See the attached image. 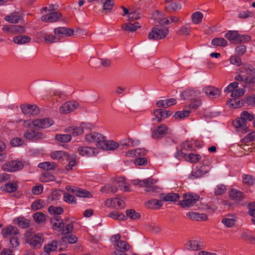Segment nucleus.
<instances>
[{
    "label": "nucleus",
    "mask_w": 255,
    "mask_h": 255,
    "mask_svg": "<svg viewBox=\"0 0 255 255\" xmlns=\"http://www.w3.org/2000/svg\"><path fill=\"white\" fill-rule=\"evenodd\" d=\"M255 140V132H252L246 136L242 140L243 143H247Z\"/></svg>",
    "instance_id": "obj_64"
},
{
    "label": "nucleus",
    "mask_w": 255,
    "mask_h": 255,
    "mask_svg": "<svg viewBox=\"0 0 255 255\" xmlns=\"http://www.w3.org/2000/svg\"><path fill=\"white\" fill-rule=\"evenodd\" d=\"M33 127L36 129L47 128L53 124V121L49 119H36L32 121Z\"/></svg>",
    "instance_id": "obj_11"
},
{
    "label": "nucleus",
    "mask_w": 255,
    "mask_h": 255,
    "mask_svg": "<svg viewBox=\"0 0 255 255\" xmlns=\"http://www.w3.org/2000/svg\"><path fill=\"white\" fill-rule=\"evenodd\" d=\"M203 91L210 98H216L220 94V91L218 88L211 86L204 87Z\"/></svg>",
    "instance_id": "obj_17"
},
{
    "label": "nucleus",
    "mask_w": 255,
    "mask_h": 255,
    "mask_svg": "<svg viewBox=\"0 0 255 255\" xmlns=\"http://www.w3.org/2000/svg\"><path fill=\"white\" fill-rule=\"evenodd\" d=\"M119 147V144L113 140H107L105 138V142L102 144L101 149L107 150H114Z\"/></svg>",
    "instance_id": "obj_23"
},
{
    "label": "nucleus",
    "mask_w": 255,
    "mask_h": 255,
    "mask_svg": "<svg viewBox=\"0 0 255 255\" xmlns=\"http://www.w3.org/2000/svg\"><path fill=\"white\" fill-rule=\"evenodd\" d=\"M114 6V2L111 0H106L103 3V11L110 12Z\"/></svg>",
    "instance_id": "obj_61"
},
{
    "label": "nucleus",
    "mask_w": 255,
    "mask_h": 255,
    "mask_svg": "<svg viewBox=\"0 0 255 255\" xmlns=\"http://www.w3.org/2000/svg\"><path fill=\"white\" fill-rule=\"evenodd\" d=\"M20 18L21 17L19 15L12 14L9 15L5 16L4 19L9 23H16L18 22Z\"/></svg>",
    "instance_id": "obj_49"
},
{
    "label": "nucleus",
    "mask_w": 255,
    "mask_h": 255,
    "mask_svg": "<svg viewBox=\"0 0 255 255\" xmlns=\"http://www.w3.org/2000/svg\"><path fill=\"white\" fill-rule=\"evenodd\" d=\"M41 36L43 37L44 41L48 43H53L58 42L59 40L57 36L54 34H48L47 33H43Z\"/></svg>",
    "instance_id": "obj_31"
},
{
    "label": "nucleus",
    "mask_w": 255,
    "mask_h": 255,
    "mask_svg": "<svg viewBox=\"0 0 255 255\" xmlns=\"http://www.w3.org/2000/svg\"><path fill=\"white\" fill-rule=\"evenodd\" d=\"M162 206V202L156 199L150 200L146 203V206L149 209H159Z\"/></svg>",
    "instance_id": "obj_34"
},
{
    "label": "nucleus",
    "mask_w": 255,
    "mask_h": 255,
    "mask_svg": "<svg viewBox=\"0 0 255 255\" xmlns=\"http://www.w3.org/2000/svg\"><path fill=\"white\" fill-rule=\"evenodd\" d=\"M78 151L82 156H92L98 153L95 148L89 146H80L78 148Z\"/></svg>",
    "instance_id": "obj_16"
},
{
    "label": "nucleus",
    "mask_w": 255,
    "mask_h": 255,
    "mask_svg": "<svg viewBox=\"0 0 255 255\" xmlns=\"http://www.w3.org/2000/svg\"><path fill=\"white\" fill-rule=\"evenodd\" d=\"M108 216L110 218H113L116 220H124L125 218V216L117 211H113L109 214Z\"/></svg>",
    "instance_id": "obj_56"
},
{
    "label": "nucleus",
    "mask_w": 255,
    "mask_h": 255,
    "mask_svg": "<svg viewBox=\"0 0 255 255\" xmlns=\"http://www.w3.org/2000/svg\"><path fill=\"white\" fill-rule=\"evenodd\" d=\"M166 110L164 109H159L154 111L153 114L155 118H153L152 121L156 120L158 123H160L162 120L167 118V116H165Z\"/></svg>",
    "instance_id": "obj_28"
},
{
    "label": "nucleus",
    "mask_w": 255,
    "mask_h": 255,
    "mask_svg": "<svg viewBox=\"0 0 255 255\" xmlns=\"http://www.w3.org/2000/svg\"><path fill=\"white\" fill-rule=\"evenodd\" d=\"M78 106V103L76 101H68L60 107L59 112L61 114H67L76 110Z\"/></svg>",
    "instance_id": "obj_9"
},
{
    "label": "nucleus",
    "mask_w": 255,
    "mask_h": 255,
    "mask_svg": "<svg viewBox=\"0 0 255 255\" xmlns=\"http://www.w3.org/2000/svg\"><path fill=\"white\" fill-rule=\"evenodd\" d=\"M56 166L57 165L55 163L49 161L40 163L38 165V167L46 170L54 169Z\"/></svg>",
    "instance_id": "obj_39"
},
{
    "label": "nucleus",
    "mask_w": 255,
    "mask_h": 255,
    "mask_svg": "<svg viewBox=\"0 0 255 255\" xmlns=\"http://www.w3.org/2000/svg\"><path fill=\"white\" fill-rule=\"evenodd\" d=\"M23 167V163L16 160L7 162L2 165V169L5 171L8 172H15L22 169Z\"/></svg>",
    "instance_id": "obj_6"
},
{
    "label": "nucleus",
    "mask_w": 255,
    "mask_h": 255,
    "mask_svg": "<svg viewBox=\"0 0 255 255\" xmlns=\"http://www.w3.org/2000/svg\"><path fill=\"white\" fill-rule=\"evenodd\" d=\"M244 104V101H241L240 98H233L227 101L226 104L231 108L237 109L242 107Z\"/></svg>",
    "instance_id": "obj_22"
},
{
    "label": "nucleus",
    "mask_w": 255,
    "mask_h": 255,
    "mask_svg": "<svg viewBox=\"0 0 255 255\" xmlns=\"http://www.w3.org/2000/svg\"><path fill=\"white\" fill-rule=\"evenodd\" d=\"M239 36V34L237 31H229L225 36L232 43L238 44Z\"/></svg>",
    "instance_id": "obj_30"
},
{
    "label": "nucleus",
    "mask_w": 255,
    "mask_h": 255,
    "mask_svg": "<svg viewBox=\"0 0 255 255\" xmlns=\"http://www.w3.org/2000/svg\"><path fill=\"white\" fill-rule=\"evenodd\" d=\"M24 137L29 141H36L44 139L45 136L41 132L33 129H29L24 134Z\"/></svg>",
    "instance_id": "obj_8"
},
{
    "label": "nucleus",
    "mask_w": 255,
    "mask_h": 255,
    "mask_svg": "<svg viewBox=\"0 0 255 255\" xmlns=\"http://www.w3.org/2000/svg\"><path fill=\"white\" fill-rule=\"evenodd\" d=\"M180 198V196L178 193H169L165 195L162 200L165 202H176Z\"/></svg>",
    "instance_id": "obj_35"
},
{
    "label": "nucleus",
    "mask_w": 255,
    "mask_h": 255,
    "mask_svg": "<svg viewBox=\"0 0 255 255\" xmlns=\"http://www.w3.org/2000/svg\"><path fill=\"white\" fill-rule=\"evenodd\" d=\"M186 215L190 219L197 221H204L207 220V216L205 214H199L195 212H189L187 213Z\"/></svg>",
    "instance_id": "obj_20"
},
{
    "label": "nucleus",
    "mask_w": 255,
    "mask_h": 255,
    "mask_svg": "<svg viewBox=\"0 0 255 255\" xmlns=\"http://www.w3.org/2000/svg\"><path fill=\"white\" fill-rule=\"evenodd\" d=\"M85 140L87 142L95 145L98 148L102 147L104 142H105V137L98 132H93L85 135Z\"/></svg>",
    "instance_id": "obj_3"
},
{
    "label": "nucleus",
    "mask_w": 255,
    "mask_h": 255,
    "mask_svg": "<svg viewBox=\"0 0 255 255\" xmlns=\"http://www.w3.org/2000/svg\"><path fill=\"white\" fill-rule=\"evenodd\" d=\"M205 246L203 242L200 240H191L188 241L185 245V248L189 251H199L204 249Z\"/></svg>",
    "instance_id": "obj_10"
},
{
    "label": "nucleus",
    "mask_w": 255,
    "mask_h": 255,
    "mask_svg": "<svg viewBox=\"0 0 255 255\" xmlns=\"http://www.w3.org/2000/svg\"><path fill=\"white\" fill-rule=\"evenodd\" d=\"M143 182H144L142 184V187H144L145 190L147 192H155V186H154V184L156 183V180L153 179L148 178L147 179L143 180Z\"/></svg>",
    "instance_id": "obj_19"
},
{
    "label": "nucleus",
    "mask_w": 255,
    "mask_h": 255,
    "mask_svg": "<svg viewBox=\"0 0 255 255\" xmlns=\"http://www.w3.org/2000/svg\"><path fill=\"white\" fill-rule=\"evenodd\" d=\"M201 92L194 89H187L181 94V97L183 100H194L199 97Z\"/></svg>",
    "instance_id": "obj_13"
},
{
    "label": "nucleus",
    "mask_w": 255,
    "mask_h": 255,
    "mask_svg": "<svg viewBox=\"0 0 255 255\" xmlns=\"http://www.w3.org/2000/svg\"><path fill=\"white\" fill-rule=\"evenodd\" d=\"M25 29L22 26L17 25H11V33L12 34L22 33H24Z\"/></svg>",
    "instance_id": "obj_58"
},
{
    "label": "nucleus",
    "mask_w": 255,
    "mask_h": 255,
    "mask_svg": "<svg viewBox=\"0 0 255 255\" xmlns=\"http://www.w3.org/2000/svg\"><path fill=\"white\" fill-rule=\"evenodd\" d=\"M243 182L249 185L252 186L255 184V178L253 176L249 174H244L243 175Z\"/></svg>",
    "instance_id": "obj_46"
},
{
    "label": "nucleus",
    "mask_w": 255,
    "mask_h": 255,
    "mask_svg": "<svg viewBox=\"0 0 255 255\" xmlns=\"http://www.w3.org/2000/svg\"><path fill=\"white\" fill-rule=\"evenodd\" d=\"M242 72H245L248 75L255 74V69L251 65H246L242 68Z\"/></svg>",
    "instance_id": "obj_60"
},
{
    "label": "nucleus",
    "mask_w": 255,
    "mask_h": 255,
    "mask_svg": "<svg viewBox=\"0 0 255 255\" xmlns=\"http://www.w3.org/2000/svg\"><path fill=\"white\" fill-rule=\"evenodd\" d=\"M116 183L119 184L118 186L121 190H123L125 191H129V185L126 183L124 178H118L116 180Z\"/></svg>",
    "instance_id": "obj_42"
},
{
    "label": "nucleus",
    "mask_w": 255,
    "mask_h": 255,
    "mask_svg": "<svg viewBox=\"0 0 255 255\" xmlns=\"http://www.w3.org/2000/svg\"><path fill=\"white\" fill-rule=\"evenodd\" d=\"M18 185L16 183L8 182L1 187L2 191L7 193L14 192L17 190Z\"/></svg>",
    "instance_id": "obj_29"
},
{
    "label": "nucleus",
    "mask_w": 255,
    "mask_h": 255,
    "mask_svg": "<svg viewBox=\"0 0 255 255\" xmlns=\"http://www.w3.org/2000/svg\"><path fill=\"white\" fill-rule=\"evenodd\" d=\"M126 214L131 219L136 220L140 218L139 213L135 212L133 209H128L126 211Z\"/></svg>",
    "instance_id": "obj_54"
},
{
    "label": "nucleus",
    "mask_w": 255,
    "mask_h": 255,
    "mask_svg": "<svg viewBox=\"0 0 255 255\" xmlns=\"http://www.w3.org/2000/svg\"><path fill=\"white\" fill-rule=\"evenodd\" d=\"M230 197L237 201H241L245 198V195L240 191L232 189L229 193Z\"/></svg>",
    "instance_id": "obj_24"
},
{
    "label": "nucleus",
    "mask_w": 255,
    "mask_h": 255,
    "mask_svg": "<svg viewBox=\"0 0 255 255\" xmlns=\"http://www.w3.org/2000/svg\"><path fill=\"white\" fill-rule=\"evenodd\" d=\"M169 32L168 28L159 25H155L153 27L151 31L148 35V38L150 40H157L163 39L166 37Z\"/></svg>",
    "instance_id": "obj_2"
},
{
    "label": "nucleus",
    "mask_w": 255,
    "mask_h": 255,
    "mask_svg": "<svg viewBox=\"0 0 255 255\" xmlns=\"http://www.w3.org/2000/svg\"><path fill=\"white\" fill-rule=\"evenodd\" d=\"M26 237V241L28 242L30 245L36 249L40 248L43 242L44 236L41 233L34 234L31 237L29 235V233L27 232L25 234Z\"/></svg>",
    "instance_id": "obj_4"
},
{
    "label": "nucleus",
    "mask_w": 255,
    "mask_h": 255,
    "mask_svg": "<svg viewBox=\"0 0 255 255\" xmlns=\"http://www.w3.org/2000/svg\"><path fill=\"white\" fill-rule=\"evenodd\" d=\"M44 204L45 203L43 201L40 199H38L32 203L31 208L34 210H37L41 209L43 207H44Z\"/></svg>",
    "instance_id": "obj_55"
},
{
    "label": "nucleus",
    "mask_w": 255,
    "mask_h": 255,
    "mask_svg": "<svg viewBox=\"0 0 255 255\" xmlns=\"http://www.w3.org/2000/svg\"><path fill=\"white\" fill-rule=\"evenodd\" d=\"M64 221L60 217L56 216L51 218L50 223L52 225L54 230H58L60 231L62 225H63Z\"/></svg>",
    "instance_id": "obj_21"
},
{
    "label": "nucleus",
    "mask_w": 255,
    "mask_h": 255,
    "mask_svg": "<svg viewBox=\"0 0 255 255\" xmlns=\"http://www.w3.org/2000/svg\"><path fill=\"white\" fill-rule=\"evenodd\" d=\"M76 196L82 198H91L92 197V195L91 193L85 190L82 188H78L77 191L76 192Z\"/></svg>",
    "instance_id": "obj_44"
},
{
    "label": "nucleus",
    "mask_w": 255,
    "mask_h": 255,
    "mask_svg": "<svg viewBox=\"0 0 255 255\" xmlns=\"http://www.w3.org/2000/svg\"><path fill=\"white\" fill-rule=\"evenodd\" d=\"M62 17L59 11H53L46 15L42 16L41 20L45 22H53L58 21Z\"/></svg>",
    "instance_id": "obj_14"
},
{
    "label": "nucleus",
    "mask_w": 255,
    "mask_h": 255,
    "mask_svg": "<svg viewBox=\"0 0 255 255\" xmlns=\"http://www.w3.org/2000/svg\"><path fill=\"white\" fill-rule=\"evenodd\" d=\"M48 212L50 214L59 215L63 213V209L61 207H56L53 205L48 208Z\"/></svg>",
    "instance_id": "obj_45"
},
{
    "label": "nucleus",
    "mask_w": 255,
    "mask_h": 255,
    "mask_svg": "<svg viewBox=\"0 0 255 255\" xmlns=\"http://www.w3.org/2000/svg\"><path fill=\"white\" fill-rule=\"evenodd\" d=\"M227 43V41L223 38H215L211 41V44L215 46H226Z\"/></svg>",
    "instance_id": "obj_43"
},
{
    "label": "nucleus",
    "mask_w": 255,
    "mask_h": 255,
    "mask_svg": "<svg viewBox=\"0 0 255 255\" xmlns=\"http://www.w3.org/2000/svg\"><path fill=\"white\" fill-rule=\"evenodd\" d=\"M41 179L42 181L46 182L50 181H54L55 180V177L49 172L45 171L43 173Z\"/></svg>",
    "instance_id": "obj_59"
},
{
    "label": "nucleus",
    "mask_w": 255,
    "mask_h": 255,
    "mask_svg": "<svg viewBox=\"0 0 255 255\" xmlns=\"http://www.w3.org/2000/svg\"><path fill=\"white\" fill-rule=\"evenodd\" d=\"M54 33L57 36L59 41L64 37H70L74 35V31L73 29L65 27H59L54 29Z\"/></svg>",
    "instance_id": "obj_7"
},
{
    "label": "nucleus",
    "mask_w": 255,
    "mask_h": 255,
    "mask_svg": "<svg viewBox=\"0 0 255 255\" xmlns=\"http://www.w3.org/2000/svg\"><path fill=\"white\" fill-rule=\"evenodd\" d=\"M140 27L138 22L131 23L130 22L125 23L121 25V28L126 31L133 32Z\"/></svg>",
    "instance_id": "obj_25"
},
{
    "label": "nucleus",
    "mask_w": 255,
    "mask_h": 255,
    "mask_svg": "<svg viewBox=\"0 0 255 255\" xmlns=\"http://www.w3.org/2000/svg\"><path fill=\"white\" fill-rule=\"evenodd\" d=\"M63 200L69 204H76L77 203L75 197L67 192L63 193Z\"/></svg>",
    "instance_id": "obj_47"
},
{
    "label": "nucleus",
    "mask_w": 255,
    "mask_h": 255,
    "mask_svg": "<svg viewBox=\"0 0 255 255\" xmlns=\"http://www.w3.org/2000/svg\"><path fill=\"white\" fill-rule=\"evenodd\" d=\"M167 127L164 124L161 125L152 130L151 137L155 139L161 138L167 133Z\"/></svg>",
    "instance_id": "obj_12"
},
{
    "label": "nucleus",
    "mask_w": 255,
    "mask_h": 255,
    "mask_svg": "<svg viewBox=\"0 0 255 255\" xmlns=\"http://www.w3.org/2000/svg\"><path fill=\"white\" fill-rule=\"evenodd\" d=\"M17 224L21 228L26 229L30 226V220L23 217H18L16 219Z\"/></svg>",
    "instance_id": "obj_41"
},
{
    "label": "nucleus",
    "mask_w": 255,
    "mask_h": 255,
    "mask_svg": "<svg viewBox=\"0 0 255 255\" xmlns=\"http://www.w3.org/2000/svg\"><path fill=\"white\" fill-rule=\"evenodd\" d=\"M114 247L116 251L122 252H126L130 249L129 245L126 242L121 241L117 243H114Z\"/></svg>",
    "instance_id": "obj_26"
},
{
    "label": "nucleus",
    "mask_w": 255,
    "mask_h": 255,
    "mask_svg": "<svg viewBox=\"0 0 255 255\" xmlns=\"http://www.w3.org/2000/svg\"><path fill=\"white\" fill-rule=\"evenodd\" d=\"M199 196L195 194H185L183 199L179 202V205L183 207L193 206L198 201Z\"/></svg>",
    "instance_id": "obj_5"
},
{
    "label": "nucleus",
    "mask_w": 255,
    "mask_h": 255,
    "mask_svg": "<svg viewBox=\"0 0 255 255\" xmlns=\"http://www.w3.org/2000/svg\"><path fill=\"white\" fill-rule=\"evenodd\" d=\"M68 219H65L63 225H62L60 232L63 235H66L73 232L74 226L72 222H69Z\"/></svg>",
    "instance_id": "obj_18"
},
{
    "label": "nucleus",
    "mask_w": 255,
    "mask_h": 255,
    "mask_svg": "<svg viewBox=\"0 0 255 255\" xmlns=\"http://www.w3.org/2000/svg\"><path fill=\"white\" fill-rule=\"evenodd\" d=\"M181 8V5L180 3L177 2H174L170 4L165 7V10L168 12L171 11L175 12Z\"/></svg>",
    "instance_id": "obj_48"
},
{
    "label": "nucleus",
    "mask_w": 255,
    "mask_h": 255,
    "mask_svg": "<svg viewBox=\"0 0 255 255\" xmlns=\"http://www.w3.org/2000/svg\"><path fill=\"white\" fill-rule=\"evenodd\" d=\"M226 191L225 186L223 184L218 185L215 188L214 193L216 195H221L223 194Z\"/></svg>",
    "instance_id": "obj_62"
},
{
    "label": "nucleus",
    "mask_w": 255,
    "mask_h": 255,
    "mask_svg": "<svg viewBox=\"0 0 255 255\" xmlns=\"http://www.w3.org/2000/svg\"><path fill=\"white\" fill-rule=\"evenodd\" d=\"M185 159L191 163H196L198 162L201 158L200 155L197 154L190 153L189 155L187 154H184Z\"/></svg>",
    "instance_id": "obj_37"
},
{
    "label": "nucleus",
    "mask_w": 255,
    "mask_h": 255,
    "mask_svg": "<svg viewBox=\"0 0 255 255\" xmlns=\"http://www.w3.org/2000/svg\"><path fill=\"white\" fill-rule=\"evenodd\" d=\"M67 130L74 135L82 134L84 132L83 128L81 127H69L67 129Z\"/></svg>",
    "instance_id": "obj_50"
},
{
    "label": "nucleus",
    "mask_w": 255,
    "mask_h": 255,
    "mask_svg": "<svg viewBox=\"0 0 255 255\" xmlns=\"http://www.w3.org/2000/svg\"><path fill=\"white\" fill-rule=\"evenodd\" d=\"M65 159L69 161V163L65 166V169L67 171L72 170V168L77 164L76 158L73 155L70 154L67 155V158Z\"/></svg>",
    "instance_id": "obj_36"
},
{
    "label": "nucleus",
    "mask_w": 255,
    "mask_h": 255,
    "mask_svg": "<svg viewBox=\"0 0 255 255\" xmlns=\"http://www.w3.org/2000/svg\"><path fill=\"white\" fill-rule=\"evenodd\" d=\"M58 245V241H53L51 243L45 245L44 247V251L48 254L52 252L56 251Z\"/></svg>",
    "instance_id": "obj_33"
},
{
    "label": "nucleus",
    "mask_w": 255,
    "mask_h": 255,
    "mask_svg": "<svg viewBox=\"0 0 255 255\" xmlns=\"http://www.w3.org/2000/svg\"><path fill=\"white\" fill-rule=\"evenodd\" d=\"M203 17L202 13L199 11H196L192 15V20L194 23L198 24L201 23Z\"/></svg>",
    "instance_id": "obj_52"
},
{
    "label": "nucleus",
    "mask_w": 255,
    "mask_h": 255,
    "mask_svg": "<svg viewBox=\"0 0 255 255\" xmlns=\"http://www.w3.org/2000/svg\"><path fill=\"white\" fill-rule=\"evenodd\" d=\"M55 139L61 142H68L71 140V136L70 134H59L55 136Z\"/></svg>",
    "instance_id": "obj_51"
},
{
    "label": "nucleus",
    "mask_w": 255,
    "mask_h": 255,
    "mask_svg": "<svg viewBox=\"0 0 255 255\" xmlns=\"http://www.w3.org/2000/svg\"><path fill=\"white\" fill-rule=\"evenodd\" d=\"M69 154L63 151H56L51 153L50 156L53 159L60 160L62 158L66 159L67 155Z\"/></svg>",
    "instance_id": "obj_38"
},
{
    "label": "nucleus",
    "mask_w": 255,
    "mask_h": 255,
    "mask_svg": "<svg viewBox=\"0 0 255 255\" xmlns=\"http://www.w3.org/2000/svg\"><path fill=\"white\" fill-rule=\"evenodd\" d=\"M176 100L175 99L171 98L165 100H159L156 102V105L158 107L167 108L170 106L175 105Z\"/></svg>",
    "instance_id": "obj_27"
},
{
    "label": "nucleus",
    "mask_w": 255,
    "mask_h": 255,
    "mask_svg": "<svg viewBox=\"0 0 255 255\" xmlns=\"http://www.w3.org/2000/svg\"><path fill=\"white\" fill-rule=\"evenodd\" d=\"M63 242H65L68 241V243L70 244H74L77 241V238L76 236L70 234L66 236H64L61 238Z\"/></svg>",
    "instance_id": "obj_57"
},
{
    "label": "nucleus",
    "mask_w": 255,
    "mask_h": 255,
    "mask_svg": "<svg viewBox=\"0 0 255 255\" xmlns=\"http://www.w3.org/2000/svg\"><path fill=\"white\" fill-rule=\"evenodd\" d=\"M33 218L38 224L43 223L46 220V216L42 212H36L33 214Z\"/></svg>",
    "instance_id": "obj_40"
},
{
    "label": "nucleus",
    "mask_w": 255,
    "mask_h": 255,
    "mask_svg": "<svg viewBox=\"0 0 255 255\" xmlns=\"http://www.w3.org/2000/svg\"><path fill=\"white\" fill-rule=\"evenodd\" d=\"M31 38L27 35H18L13 38V41L18 44H23L30 41Z\"/></svg>",
    "instance_id": "obj_32"
},
{
    "label": "nucleus",
    "mask_w": 255,
    "mask_h": 255,
    "mask_svg": "<svg viewBox=\"0 0 255 255\" xmlns=\"http://www.w3.org/2000/svg\"><path fill=\"white\" fill-rule=\"evenodd\" d=\"M255 118V116L253 114L244 111L241 114L240 118L233 122V125L238 131L246 133L249 130L248 122L252 121Z\"/></svg>",
    "instance_id": "obj_1"
},
{
    "label": "nucleus",
    "mask_w": 255,
    "mask_h": 255,
    "mask_svg": "<svg viewBox=\"0 0 255 255\" xmlns=\"http://www.w3.org/2000/svg\"><path fill=\"white\" fill-rule=\"evenodd\" d=\"M189 114L190 111L188 110L178 111L175 113L174 115V118L176 120H181L188 117L189 116Z\"/></svg>",
    "instance_id": "obj_53"
},
{
    "label": "nucleus",
    "mask_w": 255,
    "mask_h": 255,
    "mask_svg": "<svg viewBox=\"0 0 255 255\" xmlns=\"http://www.w3.org/2000/svg\"><path fill=\"white\" fill-rule=\"evenodd\" d=\"M20 108L24 114L33 115L37 114L39 112V108L35 105H21Z\"/></svg>",
    "instance_id": "obj_15"
},
{
    "label": "nucleus",
    "mask_w": 255,
    "mask_h": 255,
    "mask_svg": "<svg viewBox=\"0 0 255 255\" xmlns=\"http://www.w3.org/2000/svg\"><path fill=\"white\" fill-rule=\"evenodd\" d=\"M222 223L227 227L231 228L235 225V220L234 219L225 218L222 219Z\"/></svg>",
    "instance_id": "obj_63"
}]
</instances>
